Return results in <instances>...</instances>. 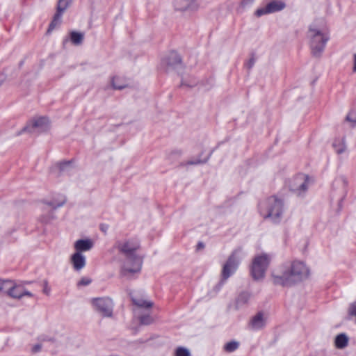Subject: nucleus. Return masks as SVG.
I'll list each match as a JSON object with an SVG mask.
<instances>
[{
	"instance_id": "24",
	"label": "nucleus",
	"mask_w": 356,
	"mask_h": 356,
	"mask_svg": "<svg viewBox=\"0 0 356 356\" xmlns=\"http://www.w3.org/2000/svg\"><path fill=\"white\" fill-rule=\"evenodd\" d=\"M141 325H148L154 322V318L149 315H143L139 318Z\"/></svg>"
},
{
	"instance_id": "22",
	"label": "nucleus",
	"mask_w": 356,
	"mask_h": 356,
	"mask_svg": "<svg viewBox=\"0 0 356 356\" xmlns=\"http://www.w3.org/2000/svg\"><path fill=\"white\" fill-rule=\"evenodd\" d=\"M71 41L74 44H79L82 42L83 39V35L80 33L72 31L70 33Z\"/></svg>"
},
{
	"instance_id": "40",
	"label": "nucleus",
	"mask_w": 356,
	"mask_h": 356,
	"mask_svg": "<svg viewBox=\"0 0 356 356\" xmlns=\"http://www.w3.org/2000/svg\"><path fill=\"white\" fill-rule=\"evenodd\" d=\"M253 64H254V60L253 59H250V63H249V67H251Z\"/></svg>"
},
{
	"instance_id": "13",
	"label": "nucleus",
	"mask_w": 356,
	"mask_h": 356,
	"mask_svg": "<svg viewBox=\"0 0 356 356\" xmlns=\"http://www.w3.org/2000/svg\"><path fill=\"white\" fill-rule=\"evenodd\" d=\"M265 323L266 321L265 318H264L263 314L261 312H259L254 316L252 317L250 323V326L251 329L257 330L264 327Z\"/></svg>"
},
{
	"instance_id": "34",
	"label": "nucleus",
	"mask_w": 356,
	"mask_h": 356,
	"mask_svg": "<svg viewBox=\"0 0 356 356\" xmlns=\"http://www.w3.org/2000/svg\"><path fill=\"white\" fill-rule=\"evenodd\" d=\"M204 248V244L202 242H199L196 246V250L200 251Z\"/></svg>"
},
{
	"instance_id": "28",
	"label": "nucleus",
	"mask_w": 356,
	"mask_h": 356,
	"mask_svg": "<svg viewBox=\"0 0 356 356\" xmlns=\"http://www.w3.org/2000/svg\"><path fill=\"white\" fill-rule=\"evenodd\" d=\"M250 298V295L248 293H242L238 298V302L245 303L248 301Z\"/></svg>"
},
{
	"instance_id": "10",
	"label": "nucleus",
	"mask_w": 356,
	"mask_h": 356,
	"mask_svg": "<svg viewBox=\"0 0 356 356\" xmlns=\"http://www.w3.org/2000/svg\"><path fill=\"white\" fill-rule=\"evenodd\" d=\"M309 177L303 174L298 175L291 184V190L298 195L305 192L307 189Z\"/></svg>"
},
{
	"instance_id": "17",
	"label": "nucleus",
	"mask_w": 356,
	"mask_h": 356,
	"mask_svg": "<svg viewBox=\"0 0 356 356\" xmlns=\"http://www.w3.org/2000/svg\"><path fill=\"white\" fill-rule=\"evenodd\" d=\"M111 84L116 90H122L127 86L125 79L120 76H114L111 80Z\"/></svg>"
},
{
	"instance_id": "25",
	"label": "nucleus",
	"mask_w": 356,
	"mask_h": 356,
	"mask_svg": "<svg viewBox=\"0 0 356 356\" xmlns=\"http://www.w3.org/2000/svg\"><path fill=\"white\" fill-rule=\"evenodd\" d=\"M175 356H191V354L186 348L179 347L175 351Z\"/></svg>"
},
{
	"instance_id": "26",
	"label": "nucleus",
	"mask_w": 356,
	"mask_h": 356,
	"mask_svg": "<svg viewBox=\"0 0 356 356\" xmlns=\"http://www.w3.org/2000/svg\"><path fill=\"white\" fill-rule=\"evenodd\" d=\"M66 202V198L64 196H60V200L58 202H54L50 204L54 208L59 207L63 206Z\"/></svg>"
},
{
	"instance_id": "16",
	"label": "nucleus",
	"mask_w": 356,
	"mask_h": 356,
	"mask_svg": "<svg viewBox=\"0 0 356 356\" xmlns=\"http://www.w3.org/2000/svg\"><path fill=\"white\" fill-rule=\"evenodd\" d=\"M131 300L133 303L138 307L149 308L153 306V302L152 301L146 300L141 298L131 296Z\"/></svg>"
},
{
	"instance_id": "18",
	"label": "nucleus",
	"mask_w": 356,
	"mask_h": 356,
	"mask_svg": "<svg viewBox=\"0 0 356 356\" xmlns=\"http://www.w3.org/2000/svg\"><path fill=\"white\" fill-rule=\"evenodd\" d=\"M181 58L179 54L175 51H172L166 58V63L170 66H175L181 63Z\"/></svg>"
},
{
	"instance_id": "8",
	"label": "nucleus",
	"mask_w": 356,
	"mask_h": 356,
	"mask_svg": "<svg viewBox=\"0 0 356 356\" xmlns=\"http://www.w3.org/2000/svg\"><path fill=\"white\" fill-rule=\"evenodd\" d=\"M30 282H24L22 284H16L12 281V284L10 288L8 296L14 299H21L24 296L33 297V294L26 290L24 285L25 284H29Z\"/></svg>"
},
{
	"instance_id": "23",
	"label": "nucleus",
	"mask_w": 356,
	"mask_h": 356,
	"mask_svg": "<svg viewBox=\"0 0 356 356\" xmlns=\"http://www.w3.org/2000/svg\"><path fill=\"white\" fill-rule=\"evenodd\" d=\"M238 347V343L236 341H229L227 343L225 346L224 349L225 351L228 353H232L236 350Z\"/></svg>"
},
{
	"instance_id": "38",
	"label": "nucleus",
	"mask_w": 356,
	"mask_h": 356,
	"mask_svg": "<svg viewBox=\"0 0 356 356\" xmlns=\"http://www.w3.org/2000/svg\"><path fill=\"white\" fill-rule=\"evenodd\" d=\"M254 0H243V2H242V4L243 5H245V4H248V3H252L253 2Z\"/></svg>"
},
{
	"instance_id": "2",
	"label": "nucleus",
	"mask_w": 356,
	"mask_h": 356,
	"mask_svg": "<svg viewBox=\"0 0 356 356\" xmlns=\"http://www.w3.org/2000/svg\"><path fill=\"white\" fill-rule=\"evenodd\" d=\"M140 244L136 240H129L119 245V250L125 254L127 260L120 270L122 277L131 279L135 273L140 272L143 260L136 254Z\"/></svg>"
},
{
	"instance_id": "20",
	"label": "nucleus",
	"mask_w": 356,
	"mask_h": 356,
	"mask_svg": "<svg viewBox=\"0 0 356 356\" xmlns=\"http://www.w3.org/2000/svg\"><path fill=\"white\" fill-rule=\"evenodd\" d=\"M72 3V0H58L56 11L63 15Z\"/></svg>"
},
{
	"instance_id": "36",
	"label": "nucleus",
	"mask_w": 356,
	"mask_h": 356,
	"mask_svg": "<svg viewBox=\"0 0 356 356\" xmlns=\"http://www.w3.org/2000/svg\"><path fill=\"white\" fill-rule=\"evenodd\" d=\"M71 163V161H63L59 163V168L63 169L65 165H68Z\"/></svg>"
},
{
	"instance_id": "7",
	"label": "nucleus",
	"mask_w": 356,
	"mask_h": 356,
	"mask_svg": "<svg viewBox=\"0 0 356 356\" xmlns=\"http://www.w3.org/2000/svg\"><path fill=\"white\" fill-rule=\"evenodd\" d=\"M93 305L102 316L110 317L113 313V302L108 298H98L92 300Z\"/></svg>"
},
{
	"instance_id": "21",
	"label": "nucleus",
	"mask_w": 356,
	"mask_h": 356,
	"mask_svg": "<svg viewBox=\"0 0 356 356\" xmlns=\"http://www.w3.org/2000/svg\"><path fill=\"white\" fill-rule=\"evenodd\" d=\"M12 280L0 279V292L8 295Z\"/></svg>"
},
{
	"instance_id": "12",
	"label": "nucleus",
	"mask_w": 356,
	"mask_h": 356,
	"mask_svg": "<svg viewBox=\"0 0 356 356\" xmlns=\"http://www.w3.org/2000/svg\"><path fill=\"white\" fill-rule=\"evenodd\" d=\"M71 263L75 270H81L86 265V257L81 252H75L71 257Z\"/></svg>"
},
{
	"instance_id": "19",
	"label": "nucleus",
	"mask_w": 356,
	"mask_h": 356,
	"mask_svg": "<svg viewBox=\"0 0 356 356\" xmlns=\"http://www.w3.org/2000/svg\"><path fill=\"white\" fill-rule=\"evenodd\" d=\"M61 17H62V14H60V13L56 11V13H55V15L53 17L52 21L51 22V23L49 26L47 33L51 32L57 26H58L60 24Z\"/></svg>"
},
{
	"instance_id": "6",
	"label": "nucleus",
	"mask_w": 356,
	"mask_h": 356,
	"mask_svg": "<svg viewBox=\"0 0 356 356\" xmlns=\"http://www.w3.org/2000/svg\"><path fill=\"white\" fill-rule=\"evenodd\" d=\"M242 251L241 248L236 249L229 257L224 264L222 270V282L228 279L237 269L239 264V253Z\"/></svg>"
},
{
	"instance_id": "4",
	"label": "nucleus",
	"mask_w": 356,
	"mask_h": 356,
	"mask_svg": "<svg viewBox=\"0 0 356 356\" xmlns=\"http://www.w3.org/2000/svg\"><path fill=\"white\" fill-rule=\"evenodd\" d=\"M261 215L264 218H278L283 211V202L275 196H272L259 204Z\"/></svg>"
},
{
	"instance_id": "9",
	"label": "nucleus",
	"mask_w": 356,
	"mask_h": 356,
	"mask_svg": "<svg viewBox=\"0 0 356 356\" xmlns=\"http://www.w3.org/2000/svg\"><path fill=\"white\" fill-rule=\"evenodd\" d=\"M285 8V3L282 1H273L269 2L265 7L258 8L255 11L257 17H261L264 15H267L282 10Z\"/></svg>"
},
{
	"instance_id": "3",
	"label": "nucleus",
	"mask_w": 356,
	"mask_h": 356,
	"mask_svg": "<svg viewBox=\"0 0 356 356\" xmlns=\"http://www.w3.org/2000/svg\"><path fill=\"white\" fill-rule=\"evenodd\" d=\"M307 38L309 40L312 53L316 56L322 53L330 39L327 29L320 27L316 23H314L309 26Z\"/></svg>"
},
{
	"instance_id": "33",
	"label": "nucleus",
	"mask_w": 356,
	"mask_h": 356,
	"mask_svg": "<svg viewBox=\"0 0 356 356\" xmlns=\"http://www.w3.org/2000/svg\"><path fill=\"white\" fill-rule=\"evenodd\" d=\"M43 292L44 293H46L47 295L49 294L50 288L48 286L47 282H44V289H43Z\"/></svg>"
},
{
	"instance_id": "35",
	"label": "nucleus",
	"mask_w": 356,
	"mask_h": 356,
	"mask_svg": "<svg viewBox=\"0 0 356 356\" xmlns=\"http://www.w3.org/2000/svg\"><path fill=\"white\" fill-rule=\"evenodd\" d=\"M351 116H352V113H348L346 116V120H348L349 122H356V120L353 119Z\"/></svg>"
},
{
	"instance_id": "32",
	"label": "nucleus",
	"mask_w": 356,
	"mask_h": 356,
	"mask_svg": "<svg viewBox=\"0 0 356 356\" xmlns=\"http://www.w3.org/2000/svg\"><path fill=\"white\" fill-rule=\"evenodd\" d=\"M100 229L102 232H103L104 234H106L107 230L108 229V224H101Z\"/></svg>"
},
{
	"instance_id": "15",
	"label": "nucleus",
	"mask_w": 356,
	"mask_h": 356,
	"mask_svg": "<svg viewBox=\"0 0 356 356\" xmlns=\"http://www.w3.org/2000/svg\"><path fill=\"white\" fill-rule=\"evenodd\" d=\"M348 338L346 334L341 333L338 334L334 340V345L339 349H343L348 346Z\"/></svg>"
},
{
	"instance_id": "14",
	"label": "nucleus",
	"mask_w": 356,
	"mask_h": 356,
	"mask_svg": "<svg viewBox=\"0 0 356 356\" xmlns=\"http://www.w3.org/2000/svg\"><path fill=\"white\" fill-rule=\"evenodd\" d=\"M93 246L92 242L89 239H80L75 242L74 248L76 252H81L90 250Z\"/></svg>"
},
{
	"instance_id": "39",
	"label": "nucleus",
	"mask_w": 356,
	"mask_h": 356,
	"mask_svg": "<svg viewBox=\"0 0 356 356\" xmlns=\"http://www.w3.org/2000/svg\"><path fill=\"white\" fill-rule=\"evenodd\" d=\"M200 162L199 161H189L187 163V164H190V165H193V164H197V163H199Z\"/></svg>"
},
{
	"instance_id": "27",
	"label": "nucleus",
	"mask_w": 356,
	"mask_h": 356,
	"mask_svg": "<svg viewBox=\"0 0 356 356\" xmlns=\"http://www.w3.org/2000/svg\"><path fill=\"white\" fill-rule=\"evenodd\" d=\"M333 146H334V149L337 154H341V153L344 152L346 150V147H345L344 144H343V143H339V145H337L336 143H334L333 145Z\"/></svg>"
},
{
	"instance_id": "5",
	"label": "nucleus",
	"mask_w": 356,
	"mask_h": 356,
	"mask_svg": "<svg viewBox=\"0 0 356 356\" xmlns=\"http://www.w3.org/2000/svg\"><path fill=\"white\" fill-rule=\"evenodd\" d=\"M270 263V257L266 254L255 257L250 268L251 275L254 280H259L264 277L266 270Z\"/></svg>"
},
{
	"instance_id": "1",
	"label": "nucleus",
	"mask_w": 356,
	"mask_h": 356,
	"mask_svg": "<svg viewBox=\"0 0 356 356\" xmlns=\"http://www.w3.org/2000/svg\"><path fill=\"white\" fill-rule=\"evenodd\" d=\"M309 274V270L302 261H293L289 266L273 272L272 279L275 285L290 286L307 278Z\"/></svg>"
},
{
	"instance_id": "11",
	"label": "nucleus",
	"mask_w": 356,
	"mask_h": 356,
	"mask_svg": "<svg viewBox=\"0 0 356 356\" xmlns=\"http://www.w3.org/2000/svg\"><path fill=\"white\" fill-rule=\"evenodd\" d=\"M49 124V121L46 117H40L33 120L31 124L24 128V131H29L35 128L46 129Z\"/></svg>"
},
{
	"instance_id": "30",
	"label": "nucleus",
	"mask_w": 356,
	"mask_h": 356,
	"mask_svg": "<svg viewBox=\"0 0 356 356\" xmlns=\"http://www.w3.org/2000/svg\"><path fill=\"white\" fill-rule=\"evenodd\" d=\"M41 349H42V345L40 343H37V344H35L34 346H33L31 352H32V353L35 354V353L40 352L41 350Z\"/></svg>"
},
{
	"instance_id": "29",
	"label": "nucleus",
	"mask_w": 356,
	"mask_h": 356,
	"mask_svg": "<svg viewBox=\"0 0 356 356\" xmlns=\"http://www.w3.org/2000/svg\"><path fill=\"white\" fill-rule=\"evenodd\" d=\"M91 279L88 277H82L80 281L78 282V286H87L91 283Z\"/></svg>"
},
{
	"instance_id": "37",
	"label": "nucleus",
	"mask_w": 356,
	"mask_h": 356,
	"mask_svg": "<svg viewBox=\"0 0 356 356\" xmlns=\"http://www.w3.org/2000/svg\"><path fill=\"white\" fill-rule=\"evenodd\" d=\"M353 72H356V54H354Z\"/></svg>"
},
{
	"instance_id": "31",
	"label": "nucleus",
	"mask_w": 356,
	"mask_h": 356,
	"mask_svg": "<svg viewBox=\"0 0 356 356\" xmlns=\"http://www.w3.org/2000/svg\"><path fill=\"white\" fill-rule=\"evenodd\" d=\"M38 340L40 341H41V342H43V341H52V342H54V339L51 338V337H48L44 336V335L40 336L39 338H38Z\"/></svg>"
}]
</instances>
